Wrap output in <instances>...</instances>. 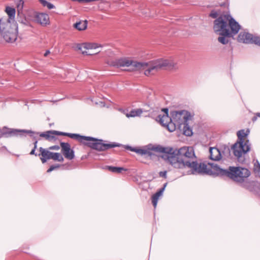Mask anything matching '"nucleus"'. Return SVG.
Returning <instances> with one entry per match:
<instances>
[{"label": "nucleus", "mask_w": 260, "mask_h": 260, "mask_svg": "<svg viewBox=\"0 0 260 260\" xmlns=\"http://www.w3.org/2000/svg\"><path fill=\"white\" fill-rule=\"evenodd\" d=\"M107 63L118 68L131 67L132 70L143 71L144 74L147 76L154 75L159 70L164 68L170 70L177 68V63L172 59H159L145 62L135 61L129 58L123 57L111 61H108Z\"/></svg>", "instance_id": "f257e3e1"}, {"label": "nucleus", "mask_w": 260, "mask_h": 260, "mask_svg": "<svg viewBox=\"0 0 260 260\" xmlns=\"http://www.w3.org/2000/svg\"><path fill=\"white\" fill-rule=\"evenodd\" d=\"M153 149L157 152L162 153V157L177 169L187 167L188 164L191 162L187 159L196 158L194 149L192 147L185 146L178 150H174L172 147L158 146Z\"/></svg>", "instance_id": "f03ea898"}, {"label": "nucleus", "mask_w": 260, "mask_h": 260, "mask_svg": "<svg viewBox=\"0 0 260 260\" xmlns=\"http://www.w3.org/2000/svg\"><path fill=\"white\" fill-rule=\"evenodd\" d=\"M213 28L215 32H220L222 36H230L231 34H237L240 26L231 15L224 14L214 21Z\"/></svg>", "instance_id": "7ed1b4c3"}, {"label": "nucleus", "mask_w": 260, "mask_h": 260, "mask_svg": "<svg viewBox=\"0 0 260 260\" xmlns=\"http://www.w3.org/2000/svg\"><path fill=\"white\" fill-rule=\"evenodd\" d=\"M0 32L6 42L14 43L18 38V25L16 22L10 23L6 18H2L0 19Z\"/></svg>", "instance_id": "20e7f679"}, {"label": "nucleus", "mask_w": 260, "mask_h": 260, "mask_svg": "<svg viewBox=\"0 0 260 260\" xmlns=\"http://www.w3.org/2000/svg\"><path fill=\"white\" fill-rule=\"evenodd\" d=\"M220 173L236 182H241L248 177L250 172L247 169L241 167H230L228 170L221 169Z\"/></svg>", "instance_id": "39448f33"}, {"label": "nucleus", "mask_w": 260, "mask_h": 260, "mask_svg": "<svg viewBox=\"0 0 260 260\" xmlns=\"http://www.w3.org/2000/svg\"><path fill=\"white\" fill-rule=\"evenodd\" d=\"M172 122L169 125V131L174 132L177 128H181L185 125L190 117V114L185 110L172 111L171 113Z\"/></svg>", "instance_id": "423d86ee"}, {"label": "nucleus", "mask_w": 260, "mask_h": 260, "mask_svg": "<svg viewBox=\"0 0 260 260\" xmlns=\"http://www.w3.org/2000/svg\"><path fill=\"white\" fill-rule=\"evenodd\" d=\"M87 138L89 139L86 140L84 144L98 151H105L118 146L115 143H104L102 140H98L90 137H87Z\"/></svg>", "instance_id": "0eeeda50"}, {"label": "nucleus", "mask_w": 260, "mask_h": 260, "mask_svg": "<svg viewBox=\"0 0 260 260\" xmlns=\"http://www.w3.org/2000/svg\"><path fill=\"white\" fill-rule=\"evenodd\" d=\"M188 165L187 167L191 169L194 173L209 175L212 173L211 167L209 165L202 163L198 164L197 161H194L188 164Z\"/></svg>", "instance_id": "6e6552de"}, {"label": "nucleus", "mask_w": 260, "mask_h": 260, "mask_svg": "<svg viewBox=\"0 0 260 260\" xmlns=\"http://www.w3.org/2000/svg\"><path fill=\"white\" fill-rule=\"evenodd\" d=\"M238 41L240 43L249 44L254 43L260 46V38L253 36L252 35L246 32H241L238 35Z\"/></svg>", "instance_id": "1a4fd4ad"}, {"label": "nucleus", "mask_w": 260, "mask_h": 260, "mask_svg": "<svg viewBox=\"0 0 260 260\" xmlns=\"http://www.w3.org/2000/svg\"><path fill=\"white\" fill-rule=\"evenodd\" d=\"M248 143V141H246L245 143L239 141L236 143L232 147L234 155L239 158L243 154L249 151L250 147Z\"/></svg>", "instance_id": "9d476101"}, {"label": "nucleus", "mask_w": 260, "mask_h": 260, "mask_svg": "<svg viewBox=\"0 0 260 260\" xmlns=\"http://www.w3.org/2000/svg\"><path fill=\"white\" fill-rule=\"evenodd\" d=\"M100 47L101 46L96 43H85L78 45L77 47L78 50H80L83 54L91 55L99 53V52H92L91 50Z\"/></svg>", "instance_id": "9b49d317"}, {"label": "nucleus", "mask_w": 260, "mask_h": 260, "mask_svg": "<svg viewBox=\"0 0 260 260\" xmlns=\"http://www.w3.org/2000/svg\"><path fill=\"white\" fill-rule=\"evenodd\" d=\"M164 112L162 114H159L157 118V120L164 127L169 131V125L172 122V117H170L168 115V109H163Z\"/></svg>", "instance_id": "f8f14e48"}, {"label": "nucleus", "mask_w": 260, "mask_h": 260, "mask_svg": "<svg viewBox=\"0 0 260 260\" xmlns=\"http://www.w3.org/2000/svg\"><path fill=\"white\" fill-rule=\"evenodd\" d=\"M60 147L61 148V152L66 158L72 160L74 157V152L71 148V145L68 143H60Z\"/></svg>", "instance_id": "ddd939ff"}, {"label": "nucleus", "mask_w": 260, "mask_h": 260, "mask_svg": "<svg viewBox=\"0 0 260 260\" xmlns=\"http://www.w3.org/2000/svg\"><path fill=\"white\" fill-rule=\"evenodd\" d=\"M158 146H157V147ZM154 147H156V146H153L150 148L148 149H141V148H132L130 146H127L126 148L131 151L135 152L138 154H141V155H147L148 156H151L152 153L151 151H154L155 152H157L156 150H153Z\"/></svg>", "instance_id": "4468645a"}, {"label": "nucleus", "mask_w": 260, "mask_h": 260, "mask_svg": "<svg viewBox=\"0 0 260 260\" xmlns=\"http://www.w3.org/2000/svg\"><path fill=\"white\" fill-rule=\"evenodd\" d=\"M35 18L37 22L42 26H46L50 24L49 17L46 13H38L36 15Z\"/></svg>", "instance_id": "2eb2a0df"}, {"label": "nucleus", "mask_w": 260, "mask_h": 260, "mask_svg": "<svg viewBox=\"0 0 260 260\" xmlns=\"http://www.w3.org/2000/svg\"><path fill=\"white\" fill-rule=\"evenodd\" d=\"M59 135L61 136H68L72 139H74L75 140H78L80 143L85 144L86 140H88L89 139V138H87V137L85 136H80L78 134H70V133H66L63 132H60V134H59Z\"/></svg>", "instance_id": "dca6fc26"}, {"label": "nucleus", "mask_w": 260, "mask_h": 260, "mask_svg": "<svg viewBox=\"0 0 260 260\" xmlns=\"http://www.w3.org/2000/svg\"><path fill=\"white\" fill-rule=\"evenodd\" d=\"M39 150L40 154H39V156H41L40 159L42 163H45L47 159H51V157H52L53 152L42 147H40Z\"/></svg>", "instance_id": "f3484780"}, {"label": "nucleus", "mask_w": 260, "mask_h": 260, "mask_svg": "<svg viewBox=\"0 0 260 260\" xmlns=\"http://www.w3.org/2000/svg\"><path fill=\"white\" fill-rule=\"evenodd\" d=\"M60 132L55 131H48L44 133H41L40 136L44 138L47 140H52L55 138V135H59Z\"/></svg>", "instance_id": "a211bd4d"}, {"label": "nucleus", "mask_w": 260, "mask_h": 260, "mask_svg": "<svg viewBox=\"0 0 260 260\" xmlns=\"http://www.w3.org/2000/svg\"><path fill=\"white\" fill-rule=\"evenodd\" d=\"M5 12L9 17L8 18H6L8 20L10 23L16 22L15 21L16 14L15 9L11 7L7 6L6 7Z\"/></svg>", "instance_id": "6ab92c4d"}, {"label": "nucleus", "mask_w": 260, "mask_h": 260, "mask_svg": "<svg viewBox=\"0 0 260 260\" xmlns=\"http://www.w3.org/2000/svg\"><path fill=\"white\" fill-rule=\"evenodd\" d=\"M210 157L212 160H219L221 157L220 151L216 148H210Z\"/></svg>", "instance_id": "aec40b11"}, {"label": "nucleus", "mask_w": 260, "mask_h": 260, "mask_svg": "<svg viewBox=\"0 0 260 260\" xmlns=\"http://www.w3.org/2000/svg\"><path fill=\"white\" fill-rule=\"evenodd\" d=\"M87 21H79L74 24V27L79 31L84 30L87 28Z\"/></svg>", "instance_id": "412c9836"}, {"label": "nucleus", "mask_w": 260, "mask_h": 260, "mask_svg": "<svg viewBox=\"0 0 260 260\" xmlns=\"http://www.w3.org/2000/svg\"><path fill=\"white\" fill-rule=\"evenodd\" d=\"M249 133V131L248 129L247 131H245L244 129L239 131L237 134L239 142L245 143L246 141H245L246 137Z\"/></svg>", "instance_id": "4be33fe9"}, {"label": "nucleus", "mask_w": 260, "mask_h": 260, "mask_svg": "<svg viewBox=\"0 0 260 260\" xmlns=\"http://www.w3.org/2000/svg\"><path fill=\"white\" fill-rule=\"evenodd\" d=\"M143 111L141 109H136L131 110L129 113L125 114L127 118L140 116L142 114Z\"/></svg>", "instance_id": "5701e85b"}, {"label": "nucleus", "mask_w": 260, "mask_h": 260, "mask_svg": "<svg viewBox=\"0 0 260 260\" xmlns=\"http://www.w3.org/2000/svg\"><path fill=\"white\" fill-rule=\"evenodd\" d=\"M164 190V188H161L152 197V203L155 208L157 205L158 200L159 197L162 194Z\"/></svg>", "instance_id": "b1692460"}, {"label": "nucleus", "mask_w": 260, "mask_h": 260, "mask_svg": "<svg viewBox=\"0 0 260 260\" xmlns=\"http://www.w3.org/2000/svg\"><path fill=\"white\" fill-rule=\"evenodd\" d=\"M108 169L109 171L114 172L120 173L122 172V171H126L127 170L122 167H111L108 166Z\"/></svg>", "instance_id": "393cba45"}, {"label": "nucleus", "mask_w": 260, "mask_h": 260, "mask_svg": "<svg viewBox=\"0 0 260 260\" xmlns=\"http://www.w3.org/2000/svg\"><path fill=\"white\" fill-rule=\"evenodd\" d=\"M51 158L54 160H57L60 162H62L64 160L62 156L59 153L53 152Z\"/></svg>", "instance_id": "a878e982"}, {"label": "nucleus", "mask_w": 260, "mask_h": 260, "mask_svg": "<svg viewBox=\"0 0 260 260\" xmlns=\"http://www.w3.org/2000/svg\"><path fill=\"white\" fill-rule=\"evenodd\" d=\"M183 125V134L187 136H191L192 134V130L188 126L187 123Z\"/></svg>", "instance_id": "bb28decb"}, {"label": "nucleus", "mask_w": 260, "mask_h": 260, "mask_svg": "<svg viewBox=\"0 0 260 260\" xmlns=\"http://www.w3.org/2000/svg\"><path fill=\"white\" fill-rule=\"evenodd\" d=\"M39 1L44 7H47L48 9H52L54 8V6L53 4L47 2L46 0H39Z\"/></svg>", "instance_id": "cd10ccee"}, {"label": "nucleus", "mask_w": 260, "mask_h": 260, "mask_svg": "<svg viewBox=\"0 0 260 260\" xmlns=\"http://www.w3.org/2000/svg\"><path fill=\"white\" fill-rule=\"evenodd\" d=\"M18 132H19V131L16 129H7L6 132L4 131L3 134L11 136L17 135Z\"/></svg>", "instance_id": "c85d7f7f"}, {"label": "nucleus", "mask_w": 260, "mask_h": 260, "mask_svg": "<svg viewBox=\"0 0 260 260\" xmlns=\"http://www.w3.org/2000/svg\"><path fill=\"white\" fill-rule=\"evenodd\" d=\"M226 36L219 37L218 38V41L222 44H226L229 42V40L226 38Z\"/></svg>", "instance_id": "c756f323"}, {"label": "nucleus", "mask_w": 260, "mask_h": 260, "mask_svg": "<svg viewBox=\"0 0 260 260\" xmlns=\"http://www.w3.org/2000/svg\"><path fill=\"white\" fill-rule=\"evenodd\" d=\"M209 15L213 18H216L218 17V14L216 11H213L211 12Z\"/></svg>", "instance_id": "7c9ffc66"}, {"label": "nucleus", "mask_w": 260, "mask_h": 260, "mask_svg": "<svg viewBox=\"0 0 260 260\" xmlns=\"http://www.w3.org/2000/svg\"><path fill=\"white\" fill-rule=\"evenodd\" d=\"M59 167V165H56V166H51L49 169L47 171V172L48 173H49L51 171H52L53 170H55V169H57V168H58Z\"/></svg>", "instance_id": "2f4dec72"}, {"label": "nucleus", "mask_w": 260, "mask_h": 260, "mask_svg": "<svg viewBox=\"0 0 260 260\" xmlns=\"http://www.w3.org/2000/svg\"><path fill=\"white\" fill-rule=\"evenodd\" d=\"M59 149H60V147L59 146H58V145L52 146L49 147V150H58Z\"/></svg>", "instance_id": "473e14b6"}, {"label": "nucleus", "mask_w": 260, "mask_h": 260, "mask_svg": "<svg viewBox=\"0 0 260 260\" xmlns=\"http://www.w3.org/2000/svg\"><path fill=\"white\" fill-rule=\"evenodd\" d=\"M159 176L160 177H164L166 178L167 177V172L166 171L160 172Z\"/></svg>", "instance_id": "72a5a7b5"}, {"label": "nucleus", "mask_w": 260, "mask_h": 260, "mask_svg": "<svg viewBox=\"0 0 260 260\" xmlns=\"http://www.w3.org/2000/svg\"><path fill=\"white\" fill-rule=\"evenodd\" d=\"M255 116H254L253 118H252V121H255L256 119H257V117H260V113H257L256 114H255Z\"/></svg>", "instance_id": "f704fd0d"}, {"label": "nucleus", "mask_w": 260, "mask_h": 260, "mask_svg": "<svg viewBox=\"0 0 260 260\" xmlns=\"http://www.w3.org/2000/svg\"><path fill=\"white\" fill-rule=\"evenodd\" d=\"M35 149H32V150L30 151V155H35L36 156H37V154H35Z\"/></svg>", "instance_id": "c9c22d12"}, {"label": "nucleus", "mask_w": 260, "mask_h": 260, "mask_svg": "<svg viewBox=\"0 0 260 260\" xmlns=\"http://www.w3.org/2000/svg\"><path fill=\"white\" fill-rule=\"evenodd\" d=\"M255 167L257 168V171H260V165L259 164L257 165H255Z\"/></svg>", "instance_id": "e433bc0d"}, {"label": "nucleus", "mask_w": 260, "mask_h": 260, "mask_svg": "<svg viewBox=\"0 0 260 260\" xmlns=\"http://www.w3.org/2000/svg\"><path fill=\"white\" fill-rule=\"evenodd\" d=\"M50 51L49 50H47L46 51V52L44 54V56H47L49 54H50Z\"/></svg>", "instance_id": "4c0bfd02"}, {"label": "nucleus", "mask_w": 260, "mask_h": 260, "mask_svg": "<svg viewBox=\"0 0 260 260\" xmlns=\"http://www.w3.org/2000/svg\"><path fill=\"white\" fill-rule=\"evenodd\" d=\"M37 143L38 142L36 141H35V142L34 143V149H36L37 148Z\"/></svg>", "instance_id": "58836bf2"}]
</instances>
